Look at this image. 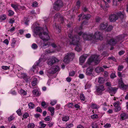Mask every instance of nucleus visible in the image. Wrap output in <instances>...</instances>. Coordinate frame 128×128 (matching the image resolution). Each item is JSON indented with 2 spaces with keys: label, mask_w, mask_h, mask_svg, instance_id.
Returning <instances> with one entry per match:
<instances>
[{
  "label": "nucleus",
  "mask_w": 128,
  "mask_h": 128,
  "mask_svg": "<svg viewBox=\"0 0 128 128\" xmlns=\"http://www.w3.org/2000/svg\"><path fill=\"white\" fill-rule=\"evenodd\" d=\"M70 38L69 42L71 44L76 45L75 50L78 52L80 51L81 50L80 46L78 44L80 40V37L78 35L73 36L72 32H71L68 35Z\"/></svg>",
  "instance_id": "f257e3e1"
},
{
  "label": "nucleus",
  "mask_w": 128,
  "mask_h": 128,
  "mask_svg": "<svg viewBox=\"0 0 128 128\" xmlns=\"http://www.w3.org/2000/svg\"><path fill=\"white\" fill-rule=\"evenodd\" d=\"M36 30L40 38L43 40L44 42L48 41L50 39V37L48 33L46 32H44L42 28L38 26L36 28Z\"/></svg>",
  "instance_id": "f03ea898"
},
{
  "label": "nucleus",
  "mask_w": 128,
  "mask_h": 128,
  "mask_svg": "<svg viewBox=\"0 0 128 128\" xmlns=\"http://www.w3.org/2000/svg\"><path fill=\"white\" fill-rule=\"evenodd\" d=\"M125 35H122L118 36L114 38H111L108 40V44L112 46H114L116 44H118L120 42L123 41L124 39Z\"/></svg>",
  "instance_id": "7ed1b4c3"
},
{
  "label": "nucleus",
  "mask_w": 128,
  "mask_h": 128,
  "mask_svg": "<svg viewBox=\"0 0 128 128\" xmlns=\"http://www.w3.org/2000/svg\"><path fill=\"white\" fill-rule=\"evenodd\" d=\"M98 57V56L96 55L92 56L88 60L86 63L82 66V68H84L88 66L89 65H92L93 62L96 64H98L100 62Z\"/></svg>",
  "instance_id": "20e7f679"
},
{
  "label": "nucleus",
  "mask_w": 128,
  "mask_h": 128,
  "mask_svg": "<svg viewBox=\"0 0 128 128\" xmlns=\"http://www.w3.org/2000/svg\"><path fill=\"white\" fill-rule=\"evenodd\" d=\"M74 56V53L71 52L68 53L67 55H66L64 58V62L66 63H68L70 61L73 60Z\"/></svg>",
  "instance_id": "39448f33"
},
{
  "label": "nucleus",
  "mask_w": 128,
  "mask_h": 128,
  "mask_svg": "<svg viewBox=\"0 0 128 128\" xmlns=\"http://www.w3.org/2000/svg\"><path fill=\"white\" fill-rule=\"evenodd\" d=\"M63 5L62 1L60 0H58L54 4V8L56 10H58Z\"/></svg>",
  "instance_id": "423d86ee"
},
{
  "label": "nucleus",
  "mask_w": 128,
  "mask_h": 128,
  "mask_svg": "<svg viewBox=\"0 0 128 128\" xmlns=\"http://www.w3.org/2000/svg\"><path fill=\"white\" fill-rule=\"evenodd\" d=\"M59 70V68L57 66H54L52 68L48 70V72L49 74H54L56 73Z\"/></svg>",
  "instance_id": "0eeeda50"
},
{
  "label": "nucleus",
  "mask_w": 128,
  "mask_h": 128,
  "mask_svg": "<svg viewBox=\"0 0 128 128\" xmlns=\"http://www.w3.org/2000/svg\"><path fill=\"white\" fill-rule=\"evenodd\" d=\"M94 36V38L95 40H102L103 39L102 34L99 32H96Z\"/></svg>",
  "instance_id": "6e6552de"
},
{
  "label": "nucleus",
  "mask_w": 128,
  "mask_h": 128,
  "mask_svg": "<svg viewBox=\"0 0 128 128\" xmlns=\"http://www.w3.org/2000/svg\"><path fill=\"white\" fill-rule=\"evenodd\" d=\"M118 85L122 90H126L128 88V85H125L124 84L122 78H120L118 80Z\"/></svg>",
  "instance_id": "1a4fd4ad"
},
{
  "label": "nucleus",
  "mask_w": 128,
  "mask_h": 128,
  "mask_svg": "<svg viewBox=\"0 0 128 128\" xmlns=\"http://www.w3.org/2000/svg\"><path fill=\"white\" fill-rule=\"evenodd\" d=\"M59 60L54 57H52V58L49 59L47 62V64L48 65L52 66L54 63L58 62Z\"/></svg>",
  "instance_id": "9d476101"
},
{
  "label": "nucleus",
  "mask_w": 128,
  "mask_h": 128,
  "mask_svg": "<svg viewBox=\"0 0 128 128\" xmlns=\"http://www.w3.org/2000/svg\"><path fill=\"white\" fill-rule=\"evenodd\" d=\"M109 20L110 22H114L118 19L117 12L115 14H111L109 16Z\"/></svg>",
  "instance_id": "9b49d317"
},
{
  "label": "nucleus",
  "mask_w": 128,
  "mask_h": 128,
  "mask_svg": "<svg viewBox=\"0 0 128 128\" xmlns=\"http://www.w3.org/2000/svg\"><path fill=\"white\" fill-rule=\"evenodd\" d=\"M117 89L114 88H112L111 86L108 87L107 89L108 91L110 94V95L112 96V94H114L116 93Z\"/></svg>",
  "instance_id": "f8f14e48"
},
{
  "label": "nucleus",
  "mask_w": 128,
  "mask_h": 128,
  "mask_svg": "<svg viewBox=\"0 0 128 128\" xmlns=\"http://www.w3.org/2000/svg\"><path fill=\"white\" fill-rule=\"evenodd\" d=\"M97 93L98 95H99L102 94V92L104 90V86L102 85L99 86H98L96 88Z\"/></svg>",
  "instance_id": "ddd939ff"
},
{
  "label": "nucleus",
  "mask_w": 128,
  "mask_h": 128,
  "mask_svg": "<svg viewBox=\"0 0 128 128\" xmlns=\"http://www.w3.org/2000/svg\"><path fill=\"white\" fill-rule=\"evenodd\" d=\"M87 57V55L84 54L80 57L79 58L80 62L81 65H82L84 62Z\"/></svg>",
  "instance_id": "4468645a"
},
{
  "label": "nucleus",
  "mask_w": 128,
  "mask_h": 128,
  "mask_svg": "<svg viewBox=\"0 0 128 128\" xmlns=\"http://www.w3.org/2000/svg\"><path fill=\"white\" fill-rule=\"evenodd\" d=\"M120 120H122L127 119L128 117V115L125 112H123L120 114Z\"/></svg>",
  "instance_id": "2eb2a0df"
},
{
  "label": "nucleus",
  "mask_w": 128,
  "mask_h": 128,
  "mask_svg": "<svg viewBox=\"0 0 128 128\" xmlns=\"http://www.w3.org/2000/svg\"><path fill=\"white\" fill-rule=\"evenodd\" d=\"M93 70V68L91 67L87 68L86 70V74L87 75H90L92 73Z\"/></svg>",
  "instance_id": "dca6fc26"
},
{
  "label": "nucleus",
  "mask_w": 128,
  "mask_h": 128,
  "mask_svg": "<svg viewBox=\"0 0 128 128\" xmlns=\"http://www.w3.org/2000/svg\"><path fill=\"white\" fill-rule=\"evenodd\" d=\"M108 24L106 22H103L101 24L100 26V28L101 30L105 29L108 26Z\"/></svg>",
  "instance_id": "f3484780"
},
{
  "label": "nucleus",
  "mask_w": 128,
  "mask_h": 128,
  "mask_svg": "<svg viewBox=\"0 0 128 128\" xmlns=\"http://www.w3.org/2000/svg\"><path fill=\"white\" fill-rule=\"evenodd\" d=\"M95 71L96 73H98L104 71V70L102 67H98L95 68Z\"/></svg>",
  "instance_id": "a211bd4d"
},
{
  "label": "nucleus",
  "mask_w": 128,
  "mask_h": 128,
  "mask_svg": "<svg viewBox=\"0 0 128 128\" xmlns=\"http://www.w3.org/2000/svg\"><path fill=\"white\" fill-rule=\"evenodd\" d=\"M41 60L40 59H39L37 62L34 63V65L33 66V68L34 69L36 68V66H41V65L40 64L41 62Z\"/></svg>",
  "instance_id": "6ab92c4d"
},
{
  "label": "nucleus",
  "mask_w": 128,
  "mask_h": 128,
  "mask_svg": "<svg viewBox=\"0 0 128 128\" xmlns=\"http://www.w3.org/2000/svg\"><path fill=\"white\" fill-rule=\"evenodd\" d=\"M48 110L51 112V114L52 116L54 115V112L55 108L53 107H49Z\"/></svg>",
  "instance_id": "aec40b11"
},
{
  "label": "nucleus",
  "mask_w": 128,
  "mask_h": 128,
  "mask_svg": "<svg viewBox=\"0 0 128 128\" xmlns=\"http://www.w3.org/2000/svg\"><path fill=\"white\" fill-rule=\"evenodd\" d=\"M117 16H118V18L120 17L121 20L123 19L124 16V15L122 14L121 12H117Z\"/></svg>",
  "instance_id": "412c9836"
},
{
  "label": "nucleus",
  "mask_w": 128,
  "mask_h": 128,
  "mask_svg": "<svg viewBox=\"0 0 128 128\" xmlns=\"http://www.w3.org/2000/svg\"><path fill=\"white\" fill-rule=\"evenodd\" d=\"M50 43L49 42H47L46 43H44L43 45H41L42 48H45L49 47Z\"/></svg>",
  "instance_id": "4be33fe9"
},
{
  "label": "nucleus",
  "mask_w": 128,
  "mask_h": 128,
  "mask_svg": "<svg viewBox=\"0 0 128 128\" xmlns=\"http://www.w3.org/2000/svg\"><path fill=\"white\" fill-rule=\"evenodd\" d=\"M32 92L33 94L36 96H39L40 94L38 90H33Z\"/></svg>",
  "instance_id": "5701e85b"
},
{
  "label": "nucleus",
  "mask_w": 128,
  "mask_h": 128,
  "mask_svg": "<svg viewBox=\"0 0 128 128\" xmlns=\"http://www.w3.org/2000/svg\"><path fill=\"white\" fill-rule=\"evenodd\" d=\"M91 108L93 109H97L99 108V106L98 105L96 104H92L91 106Z\"/></svg>",
  "instance_id": "b1692460"
},
{
  "label": "nucleus",
  "mask_w": 128,
  "mask_h": 128,
  "mask_svg": "<svg viewBox=\"0 0 128 128\" xmlns=\"http://www.w3.org/2000/svg\"><path fill=\"white\" fill-rule=\"evenodd\" d=\"M91 17V16L90 14H88L87 15L84 14L82 16V18L84 19H86L87 20H88Z\"/></svg>",
  "instance_id": "393cba45"
},
{
  "label": "nucleus",
  "mask_w": 128,
  "mask_h": 128,
  "mask_svg": "<svg viewBox=\"0 0 128 128\" xmlns=\"http://www.w3.org/2000/svg\"><path fill=\"white\" fill-rule=\"evenodd\" d=\"M69 117L68 116H65L62 118V120L63 121L66 122L69 119Z\"/></svg>",
  "instance_id": "a878e982"
},
{
  "label": "nucleus",
  "mask_w": 128,
  "mask_h": 128,
  "mask_svg": "<svg viewBox=\"0 0 128 128\" xmlns=\"http://www.w3.org/2000/svg\"><path fill=\"white\" fill-rule=\"evenodd\" d=\"M98 82L100 84L103 83L104 82V80L102 77H100L98 78Z\"/></svg>",
  "instance_id": "bb28decb"
},
{
  "label": "nucleus",
  "mask_w": 128,
  "mask_h": 128,
  "mask_svg": "<svg viewBox=\"0 0 128 128\" xmlns=\"http://www.w3.org/2000/svg\"><path fill=\"white\" fill-rule=\"evenodd\" d=\"M37 79L36 78L34 79L33 81L32 82V84L33 86H35L37 83Z\"/></svg>",
  "instance_id": "cd10ccee"
},
{
  "label": "nucleus",
  "mask_w": 128,
  "mask_h": 128,
  "mask_svg": "<svg viewBox=\"0 0 128 128\" xmlns=\"http://www.w3.org/2000/svg\"><path fill=\"white\" fill-rule=\"evenodd\" d=\"M16 41L15 40L14 38H13L12 39V43L11 44V46L12 48H14V47Z\"/></svg>",
  "instance_id": "c85d7f7f"
},
{
  "label": "nucleus",
  "mask_w": 128,
  "mask_h": 128,
  "mask_svg": "<svg viewBox=\"0 0 128 128\" xmlns=\"http://www.w3.org/2000/svg\"><path fill=\"white\" fill-rule=\"evenodd\" d=\"M92 128H98V126L97 123L93 122L92 124Z\"/></svg>",
  "instance_id": "c756f323"
},
{
  "label": "nucleus",
  "mask_w": 128,
  "mask_h": 128,
  "mask_svg": "<svg viewBox=\"0 0 128 128\" xmlns=\"http://www.w3.org/2000/svg\"><path fill=\"white\" fill-rule=\"evenodd\" d=\"M28 106L30 108L32 109L34 108V105L33 103L30 102L28 104Z\"/></svg>",
  "instance_id": "7c9ffc66"
},
{
  "label": "nucleus",
  "mask_w": 128,
  "mask_h": 128,
  "mask_svg": "<svg viewBox=\"0 0 128 128\" xmlns=\"http://www.w3.org/2000/svg\"><path fill=\"white\" fill-rule=\"evenodd\" d=\"M91 118L95 119L98 118V116L96 114H94L91 115L90 116Z\"/></svg>",
  "instance_id": "2f4dec72"
},
{
  "label": "nucleus",
  "mask_w": 128,
  "mask_h": 128,
  "mask_svg": "<svg viewBox=\"0 0 128 128\" xmlns=\"http://www.w3.org/2000/svg\"><path fill=\"white\" fill-rule=\"evenodd\" d=\"M44 121H42L40 122L39 123V124L41 126L43 127L44 128L46 126V124H45L44 123Z\"/></svg>",
  "instance_id": "473e14b6"
},
{
  "label": "nucleus",
  "mask_w": 128,
  "mask_h": 128,
  "mask_svg": "<svg viewBox=\"0 0 128 128\" xmlns=\"http://www.w3.org/2000/svg\"><path fill=\"white\" fill-rule=\"evenodd\" d=\"M6 16L4 14H2L0 16V19L2 20H4L6 19Z\"/></svg>",
  "instance_id": "72a5a7b5"
},
{
  "label": "nucleus",
  "mask_w": 128,
  "mask_h": 128,
  "mask_svg": "<svg viewBox=\"0 0 128 128\" xmlns=\"http://www.w3.org/2000/svg\"><path fill=\"white\" fill-rule=\"evenodd\" d=\"M82 36L84 40H88V34H87L85 33H84L83 34H82Z\"/></svg>",
  "instance_id": "f704fd0d"
},
{
  "label": "nucleus",
  "mask_w": 128,
  "mask_h": 128,
  "mask_svg": "<svg viewBox=\"0 0 128 128\" xmlns=\"http://www.w3.org/2000/svg\"><path fill=\"white\" fill-rule=\"evenodd\" d=\"M35 125L34 123H31L29 124L28 126V128H34Z\"/></svg>",
  "instance_id": "c9c22d12"
},
{
  "label": "nucleus",
  "mask_w": 128,
  "mask_h": 128,
  "mask_svg": "<svg viewBox=\"0 0 128 128\" xmlns=\"http://www.w3.org/2000/svg\"><path fill=\"white\" fill-rule=\"evenodd\" d=\"M88 39L87 40H90L94 38V36L92 34H88Z\"/></svg>",
  "instance_id": "e433bc0d"
},
{
  "label": "nucleus",
  "mask_w": 128,
  "mask_h": 128,
  "mask_svg": "<svg viewBox=\"0 0 128 128\" xmlns=\"http://www.w3.org/2000/svg\"><path fill=\"white\" fill-rule=\"evenodd\" d=\"M74 125L73 124L70 123L67 124H66V128H70L71 127L73 126Z\"/></svg>",
  "instance_id": "4c0bfd02"
},
{
  "label": "nucleus",
  "mask_w": 128,
  "mask_h": 128,
  "mask_svg": "<svg viewBox=\"0 0 128 128\" xmlns=\"http://www.w3.org/2000/svg\"><path fill=\"white\" fill-rule=\"evenodd\" d=\"M80 99L81 100L84 101L85 100V97L84 95L83 94H81L80 95Z\"/></svg>",
  "instance_id": "58836bf2"
},
{
  "label": "nucleus",
  "mask_w": 128,
  "mask_h": 128,
  "mask_svg": "<svg viewBox=\"0 0 128 128\" xmlns=\"http://www.w3.org/2000/svg\"><path fill=\"white\" fill-rule=\"evenodd\" d=\"M112 26H108L106 30V31L107 32L110 31L112 29Z\"/></svg>",
  "instance_id": "ea45409f"
},
{
  "label": "nucleus",
  "mask_w": 128,
  "mask_h": 128,
  "mask_svg": "<svg viewBox=\"0 0 128 128\" xmlns=\"http://www.w3.org/2000/svg\"><path fill=\"white\" fill-rule=\"evenodd\" d=\"M11 6L16 10H17L18 8V5H17L11 4Z\"/></svg>",
  "instance_id": "a19ab883"
},
{
  "label": "nucleus",
  "mask_w": 128,
  "mask_h": 128,
  "mask_svg": "<svg viewBox=\"0 0 128 128\" xmlns=\"http://www.w3.org/2000/svg\"><path fill=\"white\" fill-rule=\"evenodd\" d=\"M20 92L21 94L23 96L26 95V92L23 90L21 89L20 91Z\"/></svg>",
  "instance_id": "79ce46f5"
},
{
  "label": "nucleus",
  "mask_w": 128,
  "mask_h": 128,
  "mask_svg": "<svg viewBox=\"0 0 128 128\" xmlns=\"http://www.w3.org/2000/svg\"><path fill=\"white\" fill-rule=\"evenodd\" d=\"M24 24L26 25H28V22L29 21V19L27 18H24Z\"/></svg>",
  "instance_id": "37998d69"
},
{
  "label": "nucleus",
  "mask_w": 128,
  "mask_h": 128,
  "mask_svg": "<svg viewBox=\"0 0 128 128\" xmlns=\"http://www.w3.org/2000/svg\"><path fill=\"white\" fill-rule=\"evenodd\" d=\"M32 48L34 49H36L37 48L38 46L37 44L35 43H33L32 46Z\"/></svg>",
  "instance_id": "c03bdc74"
},
{
  "label": "nucleus",
  "mask_w": 128,
  "mask_h": 128,
  "mask_svg": "<svg viewBox=\"0 0 128 128\" xmlns=\"http://www.w3.org/2000/svg\"><path fill=\"white\" fill-rule=\"evenodd\" d=\"M119 104L120 102L118 101L117 102L114 103L113 104V105L115 108H116L118 106H119Z\"/></svg>",
  "instance_id": "a18cd8bd"
},
{
  "label": "nucleus",
  "mask_w": 128,
  "mask_h": 128,
  "mask_svg": "<svg viewBox=\"0 0 128 128\" xmlns=\"http://www.w3.org/2000/svg\"><path fill=\"white\" fill-rule=\"evenodd\" d=\"M73 105V104L72 103H68L66 104V106L69 108H72Z\"/></svg>",
  "instance_id": "49530a36"
},
{
  "label": "nucleus",
  "mask_w": 128,
  "mask_h": 128,
  "mask_svg": "<svg viewBox=\"0 0 128 128\" xmlns=\"http://www.w3.org/2000/svg\"><path fill=\"white\" fill-rule=\"evenodd\" d=\"M121 109V108L120 107V106H118V107H116L114 109V111L115 112H119L120 110Z\"/></svg>",
  "instance_id": "de8ad7c7"
},
{
  "label": "nucleus",
  "mask_w": 128,
  "mask_h": 128,
  "mask_svg": "<svg viewBox=\"0 0 128 128\" xmlns=\"http://www.w3.org/2000/svg\"><path fill=\"white\" fill-rule=\"evenodd\" d=\"M38 5V3L36 2H34L32 5V7H36Z\"/></svg>",
  "instance_id": "09e8293b"
},
{
  "label": "nucleus",
  "mask_w": 128,
  "mask_h": 128,
  "mask_svg": "<svg viewBox=\"0 0 128 128\" xmlns=\"http://www.w3.org/2000/svg\"><path fill=\"white\" fill-rule=\"evenodd\" d=\"M108 60H112L114 62H116V59L113 56H112L111 57H109L108 58Z\"/></svg>",
  "instance_id": "8fccbe9b"
},
{
  "label": "nucleus",
  "mask_w": 128,
  "mask_h": 128,
  "mask_svg": "<svg viewBox=\"0 0 128 128\" xmlns=\"http://www.w3.org/2000/svg\"><path fill=\"white\" fill-rule=\"evenodd\" d=\"M50 117L49 116H48L46 117L44 119V120L46 121H49L50 120Z\"/></svg>",
  "instance_id": "3c124183"
},
{
  "label": "nucleus",
  "mask_w": 128,
  "mask_h": 128,
  "mask_svg": "<svg viewBox=\"0 0 128 128\" xmlns=\"http://www.w3.org/2000/svg\"><path fill=\"white\" fill-rule=\"evenodd\" d=\"M18 114L19 116H20L22 115V113L21 112V111L20 109H18L16 111Z\"/></svg>",
  "instance_id": "603ef678"
},
{
  "label": "nucleus",
  "mask_w": 128,
  "mask_h": 128,
  "mask_svg": "<svg viewBox=\"0 0 128 128\" xmlns=\"http://www.w3.org/2000/svg\"><path fill=\"white\" fill-rule=\"evenodd\" d=\"M80 2L79 1H78L76 3V6L77 7L78 9L80 6Z\"/></svg>",
  "instance_id": "864d4df0"
},
{
  "label": "nucleus",
  "mask_w": 128,
  "mask_h": 128,
  "mask_svg": "<svg viewBox=\"0 0 128 128\" xmlns=\"http://www.w3.org/2000/svg\"><path fill=\"white\" fill-rule=\"evenodd\" d=\"M28 113H26L23 114V116L24 118H26L28 116Z\"/></svg>",
  "instance_id": "5fc2aeb1"
},
{
  "label": "nucleus",
  "mask_w": 128,
  "mask_h": 128,
  "mask_svg": "<svg viewBox=\"0 0 128 128\" xmlns=\"http://www.w3.org/2000/svg\"><path fill=\"white\" fill-rule=\"evenodd\" d=\"M10 68V66H2V68L4 70L8 69Z\"/></svg>",
  "instance_id": "6e6d98bb"
},
{
  "label": "nucleus",
  "mask_w": 128,
  "mask_h": 128,
  "mask_svg": "<svg viewBox=\"0 0 128 128\" xmlns=\"http://www.w3.org/2000/svg\"><path fill=\"white\" fill-rule=\"evenodd\" d=\"M123 67H124L122 66H119L118 67V71H121L122 70Z\"/></svg>",
  "instance_id": "4d7b16f0"
},
{
  "label": "nucleus",
  "mask_w": 128,
  "mask_h": 128,
  "mask_svg": "<svg viewBox=\"0 0 128 128\" xmlns=\"http://www.w3.org/2000/svg\"><path fill=\"white\" fill-rule=\"evenodd\" d=\"M57 102V101L56 100H54L52 101L50 103V104L52 106H54L55 105Z\"/></svg>",
  "instance_id": "13d9d810"
},
{
  "label": "nucleus",
  "mask_w": 128,
  "mask_h": 128,
  "mask_svg": "<svg viewBox=\"0 0 128 128\" xmlns=\"http://www.w3.org/2000/svg\"><path fill=\"white\" fill-rule=\"evenodd\" d=\"M8 16H12L14 14V12L12 11L11 10H9L8 11Z\"/></svg>",
  "instance_id": "bf43d9fd"
},
{
  "label": "nucleus",
  "mask_w": 128,
  "mask_h": 128,
  "mask_svg": "<svg viewBox=\"0 0 128 128\" xmlns=\"http://www.w3.org/2000/svg\"><path fill=\"white\" fill-rule=\"evenodd\" d=\"M88 22L87 21H84L83 22L82 24L81 25V28L82 29V27L84 25L86 24H88Z\"/></svg>",
  "instance_id": "052dcab7"
},
{
  "label": "nucleus",
  "mask_w": 128,
  "mask_h": 128,
  "mask_svg": "<svg viewBox=\"0 0 128 128\" xmlns=\"http://www.w3.org/2000/svg\"><path fill=\"white\" fill-rule=\"evenodd\" d=\"M36 111L37 112H42V110L40 108V107H38L37 108Z\"/></svg>",
  "instance_id": "680f3d73"
},
{
  "label": "nucleus",
  "mask_w": 128,
  "mask_h": 128,
  "mask_svg": "<svg viewBox=\"0 0 128 128\" xmlns=\"http://www.w3.org/2000/svg\"><path fill=\"white\" fill-rule=\"evenodd\" d=\"M111 126V125L109 124H107L104 126V127L106 128L110 127Z\"/></svg>",
  "instance_id": "e2e57ef3"
},
{
  "label": "nucleus",
  "mask_w": 128,
  "mask_h": 128,
  "mask_svg": "<svg viewBox=\"0 0 128 128\" xmlns=\"http://www.w3.org/2000/svg\"><path fill=\"white\" fill-rule=\"evenodd\" d=\"M14 119L13 116H10L8 118V120L10 121V122L12 120Z\"/></svg>",
  "instance_id": "0e129e2a"
},
{
  "label": "nucleus",
  "mask_w": 128,
  "mask_h": 128,
  "mask_svg": "<svg viewBox=\"0 0 128 128\" xmlns=\"http://www.w3.org/2000/svg\"><path fill=\"white\" fill-rule=\"evenodd\" d=\"M75 74V72L74 71H72L69 73V76H73Z\"/></svg>",
  "instance_id": "69168bd1"
},
{
  "label": "nucleus",
  "mask_w": 128,
  "mask_h": 128,
  "mask_svg": "<svg viewBox=\"0 0 128 128\" xmlns=\"http://www.w3.org/2000/svg\"><path fill=\"white\" fill-rule=\"evenodd\" d=\"M116 76L115 74L114 73L112 74L110 76V78H114Z\"/></svg>",
  "instance_id": "338daca9"
},
{
  "label": "nucleus",
  "mask_w": 128,
  "mask_h": 128,
  "mask_svg": "<svg viewBox=\"0 0 128 128\" xmlns=\"http://www.w3.org/2000/svg\"><path fill=\"white\" fill-rule=\"evenodd\" d=\"M76 128H84V127L81 124H79L77 126Z\"/></svg>",
  "instance_id": "774afa93"
}]
</instances>
